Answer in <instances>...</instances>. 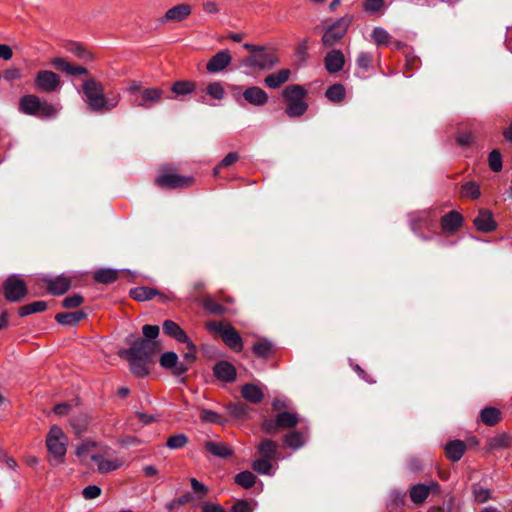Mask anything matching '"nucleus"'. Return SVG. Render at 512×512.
<instances>
[{
	"mask_svg": "<svg viewBox=\"0 0 512 512\" xmlns=\"http://www.w3.org/2000/svg\"><path fill=\"white\" fill-rule=\"evenodd\" d=\"M460 194L463 197L476 200L480 197L481 194L480 186L476 182L469 181L461 187Z\"/></svg>",
	"mask_w": 512,
	"mask_h": 512,
	"instance_id": "c03bdc74",
	"label": "nucleus"
},
{
	"mask_svg": "<svg viewBox=\"0 0 512 512\" xmlns=\"http://www.w3.org/2000/svg\"><path fill=\"white\" fill-rule=\"evenodd\" d=\"M49 63L57 71L64 72L71 76H81L88 74V70L85 67L73 64L64 57H53L50 59Z\"/></svg>",
	"mask_w": 512,
	"mask_h": 512,
	"instance_id": "2eb2a0df",
	"label": "nucleus"
},
{
	"mask_svg": "<svg viewBox=\"0 0 512 512\" xmlns=\"http://www.w3.org/2000/svg\"><path fill=\"white\" fill-rule=\"evenodd\" d=\"M439 492V484L436 481L431 480L427 484L419 483L411 486L409 490V495L411 501L415 505H423L431 493Z\"/></svg>",
	"mask_w": 512,
	"mask_h": 512,
	"instance_id": "ddd939ff",
	"label": "nucleus"
},
{
	"mask_svg": "<svg viewBox=\"0 0 512 512\" xmlns=\"http://www.w3.org/2000/svg\"><path fill=\"white\" fill-rule=\"evenodd\" d=\"M145 340H153L159 335V327L157 325H144L142 328Z\"/></svg>",
	"mask_w": 512,
	"mask_h": 512,
	"instance_id": "69168bd1",
	"label": "nucleus"
},
{
	"mask_svg": "<svg viewBox=\"0 0 512 512\" xmlns=\"http://www.w3.org/2000/svg\"><path fill=\"white\" fill-rule=\"evenodd\" d=\"M163 331L165 334L174 338L178 342L185 343L188 349H196V346L191 342L187 334L176 322L172 320H165L163 323Z\"/></svg>",
	"mask_w": 512,
	"mask_h": 512,
	"instance_id": "a211bd4d",
	"label": "nucleus"
},
{
	"mask_svg": "<svg viewBox=\"0 0 512 512\" xmlns=\"http://www.w3.org/2000/svg\"><path fill=\"white\" fill-rule=\"evenodd\" d=\"M325 96L332 102L339 103L346 96L345 88L342 84H334L325 92Z\"/></svg>",
	"mask_w": 512,
	"mask_h": 512,
	"instance_id": "ea45409f",
	"label": "nucleus"
},
{
	"mask_svg": "<svg viewBox=\"0 0 512 512\" xmlns=\"http://www.w3.org/2000/svg\"><path fill=\"white\" fill-rule=\"evenodd\" d=\"M3 292L8 301L18 302L27 295L28 289L20 276L11 275L3 283Z\"/></svg>",
	"mask_w": 512,
	"mask_h": 512,
	"instance_id": "9b49d317",
	"label": "nucleus"
},
{
	"mask_svg": "<svg viewBox=\"0 0 512 512\" xmlns=\"http://www.w3.org/2000/svg\"><path fill=\"white\" fill-rule=\"evenodd\" d=\"M222 339L229 348L235 352L243 350V341L237 330L229 324H225V330L222 331Z\"/></svg>",
	"mask_w": 512,
	"mask_h": 512,
	"instance_id": "4be33fe9",
	"label": "nucleus"
},
{
	"mask_svg": "<svg viewBox=\"0 0 512 512\" xmlns=\"http://www.w3.org/2000/svg\"><path fill=\"white\" fill-rule=\"evenodd\" d=\"M84 299L80 294H74L66 297L62 301V305L64 308L72 309L80 306L83 303Z\"/></svg>",
	"mask_w": 512,
	"mask_h": 512,
	"instance_id": "bf43d9fd",
	"label": "nucleus"
},
{
	"mask_svg": "<svg viewBox=\"0 0 512 512\" xmlns=\"http://www.w3.org/2000/svg\"><path fill=\"white\" fill-rule=\"evenodd\" d=\"M232 62V56L226 49L217 52L206 65L209 73H218L225 70Z\"/></svg>",
	"mask_w": 512,
	"mask_h": 512,
	"instance_id": "6ab92c4d",
	"label": "nucleus"
},
{
	"mask_svg": "<svg viewBox=\"0 0 512 512\" xmlns=\"http://www.w3.org/2000/svg\"><path fill=\"white\" fill-rule=\"evenodd\" d=\"M247 406L243 403H235L229 406V411L234 417L240 418L247 413Z\"/></svg>",
	"mask_w": 512,
	"mask_h": 512,
	"instance_id": "0e129e2a",
	"label": "nucleus"
},
{
	"mask_svg": "<svg viewBox=\"0 0 512 512\" xmlns=\"http://www.w3.org/2000/svg\"><path fill=\"white\" fill-rule=\"evenodd\" d=\"M214 374L220 381L223 382H233L236 378V369L235 367L227 362L221 361L214 366Z\"/></svg>",
	"mask_w": 512,
	"mask_h": 512,
	"instance_id": "b1692460",
	"label": "nucleus"
},
{
	"mask_svg": "<svg viewBox=\"0 0 512 512\" xmlns=\"http://www.w3.org/2000/svg\"><path fill=\"white\" fill-rule=\"evenodd\" d=\"M118 276V271L114 269H100L94 273V279L103 284L115 282Z\"/></svg>",
	"mask_w": 512,
	"mask_h": 512,
	"instance_id": "4c0bfd02",
	"label": "nucleus"
},
{
	"mask_svg": "<svg viewBox=\"0 0 512 512\" xmlns=\"http://www.w3.org/2000/svg\"><path fill=\"white\" fill-rule=\"evenodd\" d=\"M235 482L243 488H251L256 482V476L250 471H243L235 476Z\"/></svg>",
	"mask_w": 512,
	"mask_h": 512,
	"instance_id": "49530a36",
	"label": "nucleus"
},
{
	"mask_svg": "<svg viewBox=\"0 0 512 512\" xmlns=\"http://www.w3.org/2000/svg\"><path fill=\"white\" fill-rule=\"evenodd\" d=\"M352 22V16L346 15L329 25L322 36V44L326 48L336 45L347 33Z\"/></svg>",
	"mask_w": 512,
	"mask_h": 512,
	"instance_id": "9d476101",
	"label": "nucleus"
},
{
	"mask_svg": "<svg viewBox=\"0 0 512 512\" xmlns=\"http://www.w3.org/2000/svg\"><path fill=\"white\" fill-rule=\"evenodd\" d=\"M278 445L270 439H263L257 446L259 454L263 458L272 459L277 454Z\"/></svg>",
	"mask_w": 512,
	"mask_h": 512,
	"instance_id": "f704fd0d",
	"label": "nucleus"
},
{
	"mask_svg": "<svg viewBox=\"0 0 512 512\" xmlns=\"http://www.w3.org/2000/svg\"><path fill=\"white\" fill-rule=\"evenodd\" d=\"M463 223V217L457 211H450L441 220L442 229L447 233L456 232Z\"/></svg>",
	"mask_w": 512,
	"mask_h": 512,
	"instance_id": "bb28decb",
	"label": "nucleus"
},
{
	"mask_svg": "<svg viewBox=\"0 0 512 512\" xmlns=\"http://www.w3.org/2000/svg\"><path fill=\"white\" fill-rule=\"evenodd\" d=\"M19 111L25 115L37 116L44 119L53 118L58 108L35 94H26L19 99Z\"/></svg>",
	"mask_w": 512,
	"mask_h": 512,
	"instance_id": "39448f33",
	"label": "nucleus"
},
{
	"mask_svg": "<svg viewBox=\"0 0 512 512\" xmlns=\"http://www.w3.org/2000/svg\"><path fill=\"white\" fill-rule=\"evenodd\" d=\"M357 65L363 70H368L372 65V56L367 52H362L357 57Z\"/></svg>",
	"mask_w": 512,
	"mask_h": 512,
	"instance_id": "e2e57ef3",
	"label": "nucleus"
},
{
	"mask_svg": "<svg viewBox=\"0 0 512 512\" xmlns=\"http://www.w3.org/2000/svg\"><path fill=\"white\" fill-rule=\"evenodd\" d=\"M204 448L212 455L220 458H227L233 454V449L223 442L208 440L204 442Z\"/></svg>",
	"mask_w": 512,
	"mask_h": 512,
	"instance_id": "a878e982",
	"label": "nucleus"
},
{
	"mask_svg": "<svg viewBox=\"0 0 512 512\" xmlns=\"http://www.w3.org/2000/svg\"><path fill=\"white\" fill-rule=\"evenodd\" d=\"M34 88L40 93H55L62 87L61 77L54 71L39 70L33 80Z\"/></svg>",
	"mask_w": 512,
	"mask_h": 512,
	"instance_id": "1a4fd4ad",
	"label": "nucleus"
},
{
	"mask_svg": "<svg viewBox=\"0 0 512 512\" xmlns=\"http://www.w3.org/2000/svg\"><path fill=\"white\" fill-rule=\"evenodd\" d=\"M84 101L89 110L94 112L109 111L117 106L120 96L112 100L107 99L104 86L94 78L87 79L82 84Z\"/></svg>",
	"mask_w": 512,
	"mask_h": 512,
	"instance_id": "f257e3e1",
	"label": "nucleus"
},
{
	"mask_svg": "<svg viewBox=\"0 0 512 512\" xmlns=\"http://www.w3.org/2000/svg\"><path fill=\"white\" fill-rule=\"evenodd\" d=\"M244 99L251 105L263 106L268 102V94L260 87L252 86L243 92Z\"/></svg>",
	"mask_w": 512,
	"mask_h": 512,
	"instance_id": "5701e85b",
	"label": "nucleus"
},
{
	"mask_svg": "<svg viewBox=\"0 0 512 512\" xmlns=\"http://www.w3.org/2000/svg\"><path fill=\"white\" fill-rule=\"evenodd\" d=\"M203 306L207 311L215 315H222L225 312V308L211 297L204 299Z\"/></svg>",
	"mask_w": 512,
	"mask_h": 512,
	"instance_id": "3c124183",
	"label": "nucleus"
},
{
	"mask_svg": "<svg viewBox=\"0 0 512 512\" xmlns=\"http://www.w3.org/2000/svg\"><path fill=\"white\" fill-rule=\"evenodd\" d=\"M101 488L97 485H89L82 491V495L86 500H92L101 495Z\"/></svg>",
	"mask_w": 512,
	"mask_h": 512,
	"instance_id": "680f3d73",
	"label": "nucleus"
},
{
	"mask_svg": "<svg viewBox=\"0 0 512 512\" xmlns=\"http://www.w3.org/2000/svg\"><path fill=\"white\" fill-rule=\"evenodd\" d=\"M89 423V417L82 411H74L72 413L71 426L77 435L86 431Z\"/></svg>",
	"mask_w": 512,
	"mask_h": 512,
	"instance_id": "2f4dec72",
	"label": "nucleus"
},
{
	"mask_svg": "<svg viewBox=\"0 0 512 512\" xmlns=\"http://www.w3.org/2000/svg\"><path fill=\"white\" fill-rule=\"evenodd\" d=\"M161 350L158 342L145 339L136 340L129 349H123L118 352L121 358L126 360L144 359L148 360Z\"/></svg>",
	"mask_w": 512,
	"mask_h": 512,
	"instance_id": "6e6552de",
	"label": "nucleus"
},
{
	"mask_svg": "<svg viewBox=\"0 0 512 512\" xmlns=\"http://www.w3.org/2000/svg\"><path fill=\"white\" fill-rule=\"evenodd\" d=\"M4 78L7 80V81H15V80H19L21 79L22 77V73H21V70L20 68L18 67H10L8 69H6L4 71Z\"/></svg>",
	"mask_w": 512,
	"mask_h": 512,
	"instance_id": "338daca9",
	"label": "nucleus"
},
{
	"mask_svg": "<svg viewBox=\"0 0 512 512\" xmlns=\"http://www.w3.org/2000/svg\"><path fill=\"white\" fill-rule=\"evenodd\" d=\"M473 223L475 228L483 233H490L497 228L492 212L487 209H480Z\"/></svg>",
	"mask_w": 512,
	"mask_h": 512,
	"instance_id": "aec40b11",
	"label": "nucleus"
},
{
	"mask_svg": "<svg viewBox=\"0 0 512 512\" xmlns=\"http://www.w3.org/2000/svg\"><path fill=\"white\" fill-rule=\"evenodd\" d=\"M101 446L92 440H84L75 449V454L78 458L84 460L88 456L91 458L92 454H97Z\"/></svg>",
	"mask_w": 512,
	"mask_h": 512,
	"instance_id": "7c9ffc66",
	"label": "nucleus"
},
{
	"mask_svg": "<svg viewBox=\"0 0 512 512\" xmlns=\"http://www.w3.org/2000/svg\"><path fill=\"white\" fill-rule=\"evenodd\" d=\"M128 361L130 362V367H131L132 372L136 376L143 377L148 374V369L141 362V361H144V359H133V360H128Z\"/></svg>",
	"mask_w": 512,
	"mask_h": 512,
	"instance_id": "4d7b16f0",
	"label": "nucleus"
},
{
	"mask_svg": "<svg viewBox=\"0 0 512 512\" xmlns=\"http://www.w3.org/2000/svg\"><path fill=\"white\" fill-rule=\"evenodd\" d=\"M91 459L95 462L97 472L100 474H108L126 465V459L107 446L100 447L97 454L91 455Z\"/></svg>",
	"mask_w": 512,
	"mask_h": 512,
	"instance_id": "0eeeda50",
	"label": "nucleus"
},
{
	"mask_svg": "<svg viewBox=\"0 0 512 512\" xmlns=\"http://www.w3.org/2000/svg\"><path fill=\"white\" fill-rule=\"evenodd\" d=\"M473 495L474 499L478 503H485L490 499V491L480 485H475L473 487Z\"/></svg>",
	"mask_w": 512,
	"mask_h": 512,
	"instance_id": "6e6d98bb",
	"label": "nucleus"
},
{
	"mask_svg": "<svg viewBox=\"0 0 512 512\" xmlns=\"http://www.w3.org/2000/svg\"><path fill=\"white\" fill-rule=\"evenodd\" d=\"M466 451V444L461 440H453L445 445L447 457L453 461H459Z\"/></svg>",
	"mask_w": 512,
	"mask_h": 512,
	"instance_id": "c85d7f7f",
	"label": "nucleus"
},
{
	"mask_svg": "<svg viewBox=\"0 0 512 512\" xmlns=\"http://www.w3.org/2000/svg\"><path fill=\"white\" fill-rule=\"evenodd\" d=\"M157 290L150 287H137L130 291V296L137 301H147L152 299Z\"/></svg>",
	"mask_w": 512,
	"mask_h": 512,
	"instance_id": "58836bf2",
	"label": "nucleus"
},
{
	"mask_svg": "<svg viewBox=\"0 0 512 512\" xmlns=\"http://www.w3.org/2000/svg\"><path fill=\"white\" fill-rule=\"evenodd\" d=\"M242 397L254 404L260 403L264 399L262 389L255 384H245L241 388Z\"/></svg>",
	"mask_w": 512,
	"mask_h": 512,
	"instance_id": "c756f323",
	"label": "nucleus"
},
{
	"mask_svg": "<svg viewBox=\"0 0 512 512\" xmlns=\"http://www.w3.org/2000/svg\"><path fill=\"white\" fill-rule=\"evenodd\" d=\"M40 281L45 285L47 291L55 296L63 295L72 285V277L66 274L56 277H44Z\"/></svg>",
	"mask_w": 512,
	"mask_h": 512,
	"instance_id": "4468645a",
	"label": "nucleus"
},
{
	"mask_svg": "<svg viewBox=\"0 0 512 512\" xmlns=\"http://www.w3.org/2000/svg\"><path fill=\"white\" fill-rule=\"evenodd\" d=\"M47 309L45 301H36L19 308L18 313L21 317L28 316L33 313L43 312Z\"/></svg>",
	"mask_w": 512,
	"mask_h": 512,
	"instance_id": "79ce46f5",
	"label": "nucleus"
},
{
	"mask_svg": "<svg viewBox=\"0 0 512 512\" xmlns=\"http://www.w3.org/2000/svg\"><path fill=\"white\" fill-rule=\"evenodd\" d=\"M239 159V155L237 152L228 153L223 160L214 168V174H217L220 169L227 168L232 164L236 163Z\"/></svg>",
	"mask_w": 512,
	"mask_h": 512,
	"instance_id": "5fc2aeb1",
	"label": "nucleus"
},
{
	"mask_svg": "<svg viewBox=\"0 0 512 512\" xmlns=\"http://www.w3.org/2000/svg\"><path fill=\"white\" fill-rule=\"evenodd\" d=\"M207 94L210 95L213 99L221 100L225 96L224 87L220 82H212L209 83L206 88Z\"/></svg>",
	"mask_w": 512,
	"mask_h": 512,
	"instance_id": "09e8293b",
	"label": "nucleus"
},
{
	"mask_svg": "<svg viewBox=\"0 0 512 512\" xmlns=\"http://www.w3.org/2000/svg\"><path fill=\"white\" fill-rule=\"evenodd\" d=\"M363 7L366 12L374 14L384 7V0H365Z\"/></svg>",
	"mask_w": 512,
	"mask_h": 512,
	"instance_id": "052dcab7",
	"label": "nucleus"
},
{
	"mask_svg": "<svg viewBox=\"0 0 512 512\" xmlns=\"http://www.w3.org/2000/svg\"><path fill=\"white\" fill-rule=\"evenodd\" d=\"M325 69L328 73L334 74L341 71L345 65V56L341 50L333 49L324 58Z\"/></svg>",
	"mask_w": 512,
	"mask_h": 512,
	"instance_id": "412c9836",
	"label": "nucleus"
},
{
	"mask_svg": "<svg viewBox=\"0 0 512 512\" xmlns=\"http://www.w3.org/2000/svg\"><path fill=\"white\" fill-rule=\"evenodd\" d=\"M456 141L459 145L467 147L475 142V135L470 131L460 132L456 137Z\"/></svg>",
	"mask_w": 512,
	"mask_h": 512,
	"instance_id": "13d9d810",
	"label": "nucleus"
},
{
	"mask_svg": "<svg viewBox=\"0 0 512 512\" xmlns=\"http://www.w3.org/2000/svg\"><path fill=\"white\" fill-rule=\"evenodd\" d=\"M481 422L487 426H495L502 420V413L496 407H484L479 414Z\"/></svg>",
	"mask_w": 512,
	"mask_h": 512,
	"instance_id": "cd10ccee",
	"label": "nucleus"
},
{
	"mask_svg": "<svg viewBox=\"0 0 512 512\" xmlns=\"http://www.w3.org/2000/svg\"><path fill=\"white\" fill-rule=\"evenodd\" d=\"M68 436L58 425H52L46 435L45 444L48 450V462L52 466L64 464L68 448Z\"/></svg>",
	"mask_w": 512,
	"mask_h": 512,
	"instance_id": "f03ea898",
	"label": "nucleus"
},
{
	"mask_svg": "<svg viewBox=\"0 0 512 512\" xmlns=\"http://www.w3.org/2000/svg\"><path fill=\"white\" fill-rule=\"evenodd\" d=\"M243 47L249 52V55L240 61L243 67L251 70H271L279 64L277 55L268 52L264 46L245 43Z\"/></svg>",
	"mask_w": 512,
	"mask_h": 512,
	"instance_id": "20e7f679",
	"label": "nucleus"
},
{
	"mask_svg": "<svg viewBox=\"0 0 512 512\" xmlns=\"http://www.w3.org/2000/svg\"><path fill=\"white\" fill-rule=\"evenodd\" d=\"M85 317L86 314L79 310L74 312L58 313L55 316V320L61 325H76Z\"/></svg>",
	"mask_w": 512,
	"mask_h": 512,
	"instance_id": "473e14b6",
	"label": "nucleus"
},
{
	"mask_svg": "<svg viewBox=\"0 0 512 512\" xmlns=\"http://www.w3.org/2000/svg\"><path fill=\"white\" fill-rule=\"evenodd\" d=\"M196 90V83L189 80L176 81L171 86V91L175 96H184L192 94Z\"/></svg>",
	"mask_w": 512,
	"mask_h": 512,
	"instance_id": "72a5a7b5",
	"label": "nucleus"
},
{
	"mask_svg": "<svg viewBox=\"0 0 512 512\" xmlns=\"http://www.w3.org/2000/svg\"><path fill=\"white\" fill-rule=\"evenodd\" d=\"M252 468L259 474H270L272 465L267 458L257 459L253 462Z\"/></svg>",
	"mask_w": 512,
	"mask_h": 512,
	"instance_id": "603ef678",
	"label": "nucleus"
},
{
	"mask_svg": "<svg viewBox=\"0 0 512 512\" xmlns=\"http://www.w3.org/2000/svg\"><path fill=\"white\" fill-rule=\"evenodd\" d=\"M291 77V71L289 69H280L275 73L269 74L264 78V83L271 89H277L284 83L288 82Z\"/></svg>",
	"mask_w": 512,
	"mask_h": 512,
	"instance_id": "393cba45",
	"label": "nucleus"
},
{
	"mask_svg": "<svg viewBox=\"0 0 512 512\" xmlns=\"http://www.w3.org/2000/svg\"><path fill=\"white\" fill-rule=\"evenodd\" d=\"M491 449L508 448L512 445V437L507 433L494 436L488 442Z\"/></svg>",
	"mask_w": 512,
	"mask_h": 512,
	"instance_id": "37998d69",
	"label": "nucleus"
},
{
	"mask_svg": "<svg viewBox=\"0 0 512 512\" xmlns=\"http://www.w3.org/2000/svg\"><path fill=\"white\" fill-rule=\"evenodd\" d=\"M283 440L288 447L293 449L302 447L305 442L303 435L298 431L286 434Z\"/></svg>",
	"mask_w": 512,
	"mask_h": 512,
	"instance_id": "a18cd8bd",
	"label": "nucleus"
},
{
	"mask_svg": "<svg viewBox=\"0 0 512 512\" xmlns=\"http://www.w3.org/2000/svg\"><path fill=\"white\" fill-rule=\"evenodd\" d=\"M188 442V438L185 434H177L174 436H171L167 440V447L170 449H179L184 447Z\"/></svg>",
	"mask_w": 512,
	"mask_h": 512,
	"instance_id": "864d4df0",
	"label": "nucleus"
},
{
	"mask_svg": "<svg viewBox=\"0 0 512 512\" xmlns=\"http://www.w3.org/2000/svg\"><path fill=\"white\" fill-rule=\"evenodd\" d=\"M160 365L172 372L176 376L184 374L188 367L179 361L178 355L175 352H165L160 357Z\"/></svg>",
	"mask_w": 512,
	"mask_h": 512,
	"instance_id": "f3484780",
	"label": "nucleus"
},
{
	"mask_svg": "<svg viewBox=\"0 0 512 512\" xmlns=\"http://www.w3.org/2000/svg\"><path fill=\"white\" fill-rule=\"evenodd\" d=\"M371 36L378 46H386L391 42V35L385 29L380 27L374 28Z\"/></svg>",
	"mask_w": 512,
	"mask_h": 512,
	"instance_id": "de8ad7c7",
	"label": "nucleus"
},
{
	"mask_svg": "<svg viewBox=\"0 0 512 512\" xmlns=\"http://www.w3.org/2000/svg\"><path fill=\"white\" fill-rule=\"evenodd\" d=\"M282 96L287 104L286 114L289 117H300L302 116L308 105L304 101L306 97V90L297 84L289 85L282 91Z\"/></svg>",
	"mask_w": 512,
	"mask_h": 512,
	"instance_id": "423d86ee",
	"label": "nucleus"
},
{
	"mask_svg": "<svg viewBox=\"0 0 512 512\" xmlns=\"http://www.w3.org/2000/svg\"><path fill=\"white\" fill-rule=\"evenodd\" d=\"M199 417L203 422L217 423L219 421V415L211 410H201Z\"/></svg>",
	"mask_w": 512,
	"mask_h": 512,
	"instance_id": "774afa93",
	"label": "nucleus"
},
{
	"mask_svg": "<svg viewBox=\"0 0 512 512\" xmlns=\"http://www.w3.org/2000/svg\"><path fill=\"white\" fill-rule=\"evenodd\" d=\"M164 91L159 87L143 88L134 98V104L143 109H150L161 102Z\"/></svg>",
	"mask_w": 512,
	"mask_h": 512,
	"instance_id": "f8f14e48",
	"label": "nucleus"
},
{
	"mask_svg": "<svg viewBox=\"0 0 512 512\" xmlns=\"http://www.w3.org/2000/svg\"><path fill=\"white\" fill-rule=\"evenodd\" d=\"M69 51L85 62H92L95 59L94 54L80 43H72Z\"/></svg>",
	"mask_w": 512,
	"mask_h": 512,
	"instance_id": "a19ab883",
	"label": "nucleus"
},
{
	"mask_svg": "<svg viewBox=\"0 0 512 512\" xmlns=\"http://www.w3.org/2000/svg\"><path fill=\"white\" fill-rule=\"evenodd\" d=\"M192 13V7L189 4L181 3L169 8L161 19V23L181 22L188 18Z\"/></svg>",
	"mask_w": 512,
	"mask_h": 512,
	"instance_id": "dca6fc26",
	"label": "nucleus"
},
{
	"mask_svg": "<svg viewBox=\"0 0 512 512\" xmlns=\"http://www.w3.org/2000/svg\"><path fill=\"white\" fill-rule=\"evenodd\" d=\"M154 183L161 189H185L195 183V178L192 175L180 174L178 168L172 164H163L159 167Z\"/></svg>",
	"mask_w": 512,
	"mask_h": 512,
	"instance_id": "7ed1b4c3",
	"label": "nucleus"
},
{
	"mask_svg": "<svg viewBox=\"0 0 512 512\" xmlns=\"http://www.w3.org/2000/svg\"><path fill=\"white\" fill-rule=\"evenodd\" d=\"M253 353L259 358H268L273 353V344L267 339H261L253 345Z\"/></svg>",
	"mask_w": 512,
	"mask_h": 512,
	"instance_id": "c9c22d12",
	"label": "nucleus"
},
{
	"mask_svg": "<svg viewBox=\"0 0 512 512\" xmlns=\"http://www.w3.org/2000/svg\"><path fill=\"white\" fill-rule=\"evenodd\" d=\"M488 164L492 171L500 172L502 170V156L498 150H492L488 156Z\"/></svg>",
	"mask_w": 512,
	"mask_h": 512,
	"instance_id": "8fccbe9b",
	"label": "nucleus"
},
{
	"mask_svg": "<svg viewBox=\"0 0 512 512\" xmlns=\"http://www.w3.org/2000/svg\"><path fill=\"white\" fill-rule=\"evenodd\" d=\"M276 418H277V423H278L279 427L285 428V429L292 428V427L296 426L299 422L298 415L295 413H291V412L279 413L276 416Z\"/></svg>",
	"mask_w": 512,
	"mask_h": 512,
	"instance_id": "e433bc0d",
	"label": "nucleus"
}]
</instances>
